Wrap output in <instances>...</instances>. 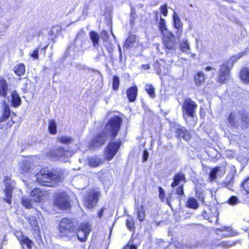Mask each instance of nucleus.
<instances>
[{"instance_id": "obj_1", "label": "nucleus", "mask_w": 249, "mask_h": 249, "mask_svg": "<svg viewBox=\"0 0 249 249\" xmlns=\"http://www.w3.org/2000/svg\"><path fill=\"white\" fill-rule=\"evenodd\" d=\"M91 226L88 223H77L71 221V219H62L59 224L60 235L68 239L76 234L78 240L81 242L87 240L91 231Z\"/></svg>"}, {"instance_id": "obj_2", "label": "nucleus", "mask_w": 249, "mask_h": 249, "mask_svg": "<svg viewBox=\"0 0 249 249\" xmlns=\"http://www.w3.org/2000/svg\"><path fill=\"white\" fill-rule=\"evenodd\" d=\"M122 124V120L119 116L111 119L107 124L102 133L97 135L90 142L91 147L95 148L103 145L109 137L115 138L118 134Z\"/></svg>"}, {"instance_id": "obj_3", "label": "nucleus", "mask_w": 249, "mask_h": 249, "mask_svg": "<svg viewBox=\"0 0 249 249\" xmlns=\"http://www.w3.org/2000/svg\"><path fill=\"white\" fill-rule=\"evenodd\" d=\"M30 173L31 180L33 182H37L43 186L54 187L62 178L58 174L53 173L44 170H40L37 173Z\"/></svg>"}, {"instance_id": "obj_4", "label": "nucleus", "mask_w": 249, "mask_h": 249, "mask_svg": "<svg viewBox=\"0 0 249 249\" xmlns=\"http://www.w3.org/2000/svg\"><path fill=\"white\" fill-rule=\"evenodd\" d=\"M245 53H240L231 56L226 63L221 65L218 72V81L223 84L229 77L230 69L233 67L234 63L242 57Z\"/></svg>"}, {"instance_id": "obj_5", "label": "nucleus", "mask_w": 249, "mask_h": 249, "mask_svg": "<svg viewBox=\"0 0 249 249\" xmlns=\"http://www.w3.org/2000/svg\"><path fill=\"white\" fill-rule=\"evenodd\" d=\"M54 204L61 210L68 209L70 207L69 196L65 192H57L54 196Z\"/></svg>"}, {"instance_id": "obj_6", "label": "nucleus", "mask_w": 249, "mask_h": 249, "mask_svg": "<svg viewBox=\"0 0 249 249\" xmlns=\"http://www.w3.org/2000/svg\"><path fill=\"white\" fill-rule=\"evenodd\" d=\"M197 107V104L190 99L187 98L185 100L182 108L183 118L186 121L188 117H194Z\"/></svg>"}, {"instance_id": "obj_7", "label": "nucleus", "mask_w": 249, "mask_h": 249, "mask_svg": "<svg viewBox=\"0 0 249 249\" xmlns=\"http://www.w3.org/2000/svg\"><path fill=\"white\" fill-rule=\"evenodd\" d=\"M121 144L120 142H109L106 148L105 159L108 160H112L119 149Z\"/></svg>"}, {"instance_id": "obj_8", "label": "nucleus", "mask_w": 249, "mask_h": 249, "mask_svg": "<svg viewBox=\"0 0 249 249\" xmlns=\"http://www.w3.org/2000/svg\"><path fill=\"white\" fill-rule=\"evenodd\" d=\"M5 188L4 190L5 196L3 199L8 204H11L12 202V192L14 188L15 183L8 178H5L4 179Z\"/></svg>"}, {"instance_id": "obj_9", "label": "nucleus", "mask_w": 249, "mask_h": 249, "mask_svg": "<svg viewBox=\"0 0 249 249\" xmlns=\"http://www.w3.org/2000/svg\"><path fill=\"white\" fill-rule=\"evenodd\" d=\"M51 154L60 160L66 161L72 155L73 152L71 151L65 150L64 147H59L55 151L52 152Z\"/></svg>"}, {"instance_id": "obj_10", "label": "nucleus", "mask_w": 249, "mask_h": 249, "mask_svg": "<svg viewBox=\"0 0 249 249\" xmlns=\"http://www.w3.org/2000/svg\"><path fill=\"white\" fill-rule=\"evenodd\" d=\"M99 194L97 192L91 191L85 198L84 205L88 209L94 207L97 202Z\"/></svg>"}, {"instance_id": "obj_11", "label": "nucleus", "mask_w": 249, "mask_h": 249, "mask_svg": "<svg viewBox=\"0 0 249 249\" xmlns=\"http://www.w3.org/2000/svg\"><path fill=\"white\" fill-rule=\"evenodd\" d=\"M84 34V31L80 30L75 39V45L82 51H85L89 48L88 41L82 38Z\"/></svg>"}, {"instance_id": "obj_12", "label": "nucleus", "mask_w": 249, "mask_h": 249, "mask_svg": "<svg viewBox=\"0 0 249 249\" xmlns=\"http://www.w3.org/2000/svg\"><path fill=\"white\" fill-rule=\"evenodd\" d=\"M31 196L34 198V201L40 202L45 199L48 195L47 192L43 191L40 188L34 189L31 192Z\"/></svg>"}, {"instance_id": "obj_13", "label": "nucleus", "mask_w": 249, "mask_h": 249, "mask_svg": "<svg viewBox=\"0 0 249 249\" xmlns=\"http://www.w3.org/2000/svg\"><path fill=\"white\" fill-rule=\"evenodd\" d=\"M224 171L223 170L221 169L220 167H216L212 169L209 174V179L211 181L214 180L217 176H219L220 177L223 175Z\"/></svg>"}, {"instance_id": "obj_14", "label": "nucleus", "mask_w": 249, "mask_h": 249, "mask_svg": "<svg viewBox=\"0 0 249 249\" xmlns=\"http://www.w3.org/2000/svg\"><path fill=\"white\" fill-rule=\"evenodd\" d=\"M89 37L92 42L93 47L98 49L99 47L100 37L98 33L92 31L89 33Z\"/></svg>"}, {"instance_id": "obj_15", "label": "nucleus", "mask_w": 249, "mask_h": 249, "mask_svg": "<svg viewBox=\"0 0 249 249\" xmlns=\"http://www.w3.org/2000/svg\"><path fill=\"white\" fill-rule=\"evenodd\" d=\"M240 77L242 82L249 84V67H244L240 72Z\"/></svg>"}, {"instance_id": "obj_16", "label": "nucleus", "mask_w": 249, "mask_h": 249, "mask_svg": "<svg viewBox=\"0 0 249 249\" xmlns=\"http://www.w3.org/2000/svg\"><path fill=\"white\" fill-rule=\"evenodd\" d=\"M240 118V114L239 113H231L228 118L229 123L232 126H237L239 125V120Z\"/></svg>"}, {"instance_id": "obj_17", "label": "nucleus", "mask_w": 249, "mask_h": 249, "mask_svg": "<svg viewBox=\"0 0 249 249\" xmlns=\"http://www.w3.org/2000/svg\"><path fill=\"white\" fill-rule=\"evenodd\" d=\"M138 93V89L136 86L130 87L127 90V96L130 102L135 100Z\"/></svg>"}, {"instance_id": "obj_18", "label": "nucleus", "mask_w": 249, "mask_h": 249, "mask_svg": "<svg viewBox=\"0 0 249 249\" xmlns=\"http://www.w3.org/2000/svg\"><path fill=\"white\" fill-rule=\"evenodd\" d=\"M173 182L171 184V186L174 188L178 185L180 181H186V178L184 174L182 173H178L175 175L173 178Z\"/></svg>"}, {"instance_id": "obj_19", "label": "nucleus", "mask_w": 249, "mask_h": 249, "mask_svg": "<svg viewBox=\"0 0 249 249\" xmlns=\"http://www.w3.org/2000/svg\"><path fill=\"white\" fill-rule=\"evenodd\" d=\"M31 168V162L29 160H24L20 165V173L24 174L30 171Z\"/></svg>"}, {"instance_id": "obj_20", "label": "nucleus", "mask_w": 249, "mask_h": 249, "mask_svg": "<svg viewBox=\"0 0 249 249\" xmlns=\"http://www.w3.org/2000/svg\"><path fill=\"white\" fill-rule=\"evenodd\" d=\"M186 206L188 208L196 210L199 207V203L196 198L189 197L186 202Z\"/></svg>"}, {"instance_id": "obj_21", "label": "nucleus", "mask_w": 249, "mask_h": 249, "mask_svg": "<svg viewBox=\"0 0 249 249\" xmlns=\"http://www.w3.org/2000/svg\"><path fill=\"white\" fill-rule=\"evenodd\" d=\"M8 91V85L7 82L3 78H0V95L6 97Z\"/></svg>"}, {"instance_id": "obj_22", "label": "nucleus", "mask_w": 249, "mask_h": 249, "mask_svg": "<svg viewBox=\"0 0 249 249\" xmlns=\"http://www.w3.org/2000/svg\"><path fill=\"white\" fill-rule=\"evenodd\" d=\"M194 80L196 84L200 86L202 85L205 81V76L203 72L201 71L197 72L194 76Z\"/></svg>"}, {"instance_id": "obj_23", "label": "nucleus", "mask_w": 249, "mask_h": 249, "mask_svg": "<svg viewBox=\"0 0 249 249\" xmlns=\"http://www.w3.org/2000/svg\"><path fill=\"white\" fill-rule=\"evenodd\" d=\"M11 102L14 107H18L20 105L21 99L16 91L11 93Z\"/></svg>"}, {"instance_id": "obj_24", "label": "nucleus", "mask_w": 249, "mask_h": 249, "mask_svg": "<svg viewBox=\"0 0 249 249\" xmlns=\"http://www.w3.org/2000/svg\"><path fill=\"white\" fill-rule=\"evenodd\" d=\"M29 222L31 226L33 231L36 233L38 236H40V229L38 224V222L36 219H28Z\"/></svg>"}, {"instance_id": "obj_25", "label": "nucleus", "mask_w": 249, "mask_h": 249, "mask_svg": "<svg viewBox=\"0 0 249 249\" xmlns=\"http://www.w3.org/2000/svg\"><path fill=\"white\" fill-rule=\"evenodd\" d=\"M177 132L180 137L183 138L186 141L189 140L191 138L190 133L184 128H179Z\"/></svg>"}, {"instance_id": "obj_26", "label": "nucleus", "mask_w": 249, "mask_h": 249, "mask_svg": "<svg viewBox=\"0 0 249 249\" xmlns=\"http://www.w3.org/2000/svg\"><path fill=\"white\" fill-rule=\"evenodd\" d=\"M163 44L167 50L173 53L175 52L176 47L174 40H164Z\"/></svg>"}, {"instance_id": "obj_27", "label": "nucleus", "mask_w": 249, "mask_h": 249, "mask_svg": "<svg viewBox=\"0 0 249 249\" xmlns=\"http://www.w3.org/2000/svg\"><path fill=\"white\" fill-rule=\"evenodd\" d=\"M89 163L90 166L95 167L101 164V160L96 156H92L89 159Z\"/></svg>"}, {"instance_id": "obj_28", "label": "nucleus", "mask_w": 249, "mask_h": 249, "mask_svg": "<svg viewBox=\"0 0 249 249\" xmlns=\"http://www.w3.org/2000/svg\"><path fill=\"white\" fill-rule=\"evenodd\" d=\"M94 5L93 1H89L88 3L85 5L82 12V18L85 19L88 16L89 11L91 10L92 6Z\"/></svg>"}, {"instance_id": "obj_29", "label": "nucleus", "mask_w": 249, "mask_h": 249, "mask_svg": "<svg viewBox=\"0 0 249 249\" xmlns=\"http://www.w3.org/2000/svg\"><path fill=\"white\" fill-rule=\"evenodd\" d=\"M136 40V36L135 35L130 34L129 35L128 38L126 39L124 46L128 49L133 46L134 43Z\"/></svg>"}, {"instance_id": "obj_30", "label": "nucleus", "mask_w": 249, "mask_h": 249, "mask_svg": "<svg viewBox=\"0 0 249 249\" xmlns=\"http://www.w3.org/2000/svg\"><path fill=\"white\" fill-rule=\"evenodd\" d=\"M225 231V232L223 233L222 235L224 236H231L235 235L234 232L232 230V229L230 227H223L220 229L217 228V231Z\"/></svg>"}, {"instance_id": "obj_31", "label": "nucleus", "mask_w": 249, "mask_h": 249, "mask_svg": "<svg viewBox=\"0 0 249 249\" xmlns=\"http://www.w3.org/2000/svg\"><path fill=\"white\" fill-rule=\"evenodd\" d=\"M20 243L23 249H24L25 246H26L27 248L28 249H32V248L33 243L32 241L27 237H22Z\"/></svg>"}, {"instance_id": "obj_32", "label": "nucleus", "mask_w": 249, "mask_h": 249, "mask_svg": "<svg viewBox=\"0 0 249 249\" xmlns=\"http://www.w3.org/2000/svg\"><path fill=\"white\" fill-rule=\"evenodd\" d=\"M14 71L18 76L23 75L25 71V66L22 64H19L14 68Z\"/></svg>"}, {"instance_id": "obj_33", "label": "nucleus", "mask_w": 249, "mask_h": 249, "mask_svg": "<svg viewBox=\"0 0 249 249\" xmlns=\"http://www.w3.org/2000/svg\"><path fill=\"white\" fill-rule=\"evenodd\" d=\"M196 196L199 201L202 203H205L204 200L205 198V196L204 193V191L202 189L199 188L196 189Z\"/></svg>"}, {"instance_id": "obj_34", "label": "nucleus", "mask_w": 249, "mask_h": 249, "mask_svg": "<svg viewBox=\"0 0 249 249\" xmlns=\"http://www.w3.org/2000/svg\"><path fill=\"white\" fill-rule=\"evenodd\" d=\"M22 205L26 208H31L32 207L33 201L27 196H23L22 198Z\"/></svg>"}, {"instance_id": "obj_35", "label": "nucleus", "mask_w": 249, "mask_h": 249, "mask_svg": "<svg viewBox=\"0 0 249 249\" xmlns=\"http://www.w3.org/2000/svg\"><path fill=\"white\" fill-rule=\"evenodd\" d=\"M158 27L161 34H164L166 32V25L165 20L160 16V21L158 23Z\"/></svg>"}, {"instance_id": "obj_36", "label": "nucleus", "mask_w": 249, "mask_h": 249, "mask_svg": "<svg viewBox=\"0 0 249 249\" xmlns=\"http://www.w3.org/2000/svg\"><path fill=\"white\" fill-rule=\"evenodd\" d=\"M180 48L182 52L186 53L190 52V47L187 40H182V42L180 43Z\"/></svg>"}, {"instance_id": "obj_37", "label": "nucleus", "mask_w": 249, "mask_h": 249, "mask_svg": "<svg viewBox=\"0 0 249 249\" xmlns=\"http://www.w3.org/2000/svg\"><path fill=\"white\" fill-rule=\"evenodd\" d=\"M174 26L176 29L182 28V23L178 15L174 13L173 16Z\"/></svg>"}, {"instance_id": "obj_38", "label": "nucleus", "mask_w": 249, "mask_h": 249, "mask_svg": "<svg viewBox=\"0 0 249 249\" xmlns=\"http://www.w3.org/2000/svg\"><path fill=\"white\" fill-rule=\"evenodd\" d=\"M145 89L150 96L154 98L155 96V89L153 86L151 84H146L145 86Z\"/></svg>"}, {"instance_id": "obj_39", "label": "nucleus", "mask_w": 249, "mask_h": 249, "mask_svg": "<svg viewBox=\"0 0 249 249\" xmlns=\"http://www.w3.org/2000/svg\"><path fill=\"white\" fill-rule=\"evenodd\" d=\"M49 130L50 133L55 134L56 133V124L55 122L51 120L49 122Z\"/></svg>"}, {"instance_id": "obj_40", "label": "nucleus", "mask_w": 249, "mask_h": 249, "mask_svg": "<svg viewBox=\"0 0 249 249\" xmlns=\"http://www.w3.org/2000/svg\"><path fill=\"white\" fill-rule=\"evenodd\" d=\"M227 203L231 206L236 205L240 203V200L235 196H231L227 200Z\"/></svg>"}, {"instance_id": "obj_41", "label": "nucleus", "mask_w": 249, "mask_h": 249, "mask_svg": "<svg viewBox=\"0 0 249 249\" xmlns=\"http://www.w3.org/2000/svg\"><path fill=\"white\" fill-rule=\"evenodd\" d=\"M120 85V80L118 76H114L113 77L112 88L116 90L119 89Z\"/></svg>"}, {"instance_id": "obj_42", "label": "nucleus", "mask_w": 249, "mask_h": 249, "mask_svg": "<svg viewBox=\"0 0 249 249\" xmlns=\"http://www.w3.org/2000/svg\"><path fill=\"white\" fill-rule=\"evenodd\" d=\"M59 141L63 143L69 144L73 142V139L68 136H62L59 138Z\"/></svg>"}, {"instance_id": "obj_43", "label": "nucleus", "mask_w": 249, "mask_h": 249, "mask_svg": "<svg viewBox=\"0 0 249 249\" xmlns=\"http://www.w3.org/2000/svg\"><path fill=\"white\" fill-rule=\"evenodd\" d=\"M138 218H144L145 216V210L143 206L141 205L137 209Z\"/></svg>"}, {"instance_id": "obj_44", "label": "nucleus", "mask_w": 249, "mask_h": 249, "mask_svg": "<svg viewBox=\"0 0 249 249\" xmlns=\"http://www.w3.org/2000/svg\"><path fill=\"white\" fill-rule=\"evenodd\" d=\"M242 125L243 127H247L249 126V118L247 115L245 114L242 116L241 119Z\"/></svg>"}, {"instance_id": "obj_45", "label": "nucleus", "mask_w": 249, "mask_h": 249, "mask_svg": "<svg viewBox=\"0 0 249 249\" xmlns=\"http://www.w3.org/2000/svg\"><path fill=\"white\" fill-rule=\"evenodd\" d=\"M126 226L130 231L133 230L134 229V219H127L126 222Z\"/></svg>"}, {"instance_id": "obj_46", "label": "nucleus", "mask_w": 249, "mask_h": 249, "mask_svg": "<svg viewBox=\"0 0 249 249\" xmlns=\"http://www.w3.org/2000/svg\"><path fill=\"white\" fill-rule=\"evenodd\" d=\"M162 35L165 37L164 40H174V36L173 34L169 32L166 29V32L164 33V34H162Z\"/></svg>"}, {"instance_id": "obj_47", "label": "nucleus", "mask_w": 249, "mask_h": 249, "mask_svg": "<svg viewBox=\"0 0 249 249\" xmlns=\"http://www.w3.org/2000/svg\"><path fill=\"white\" fill-rule=\"evenodd\" d=\"M101 37L104 41H107L109 38V35L106 31H102L101 33Z\"/></svg>"}, {"instance_id": "obj_48", "label": "nucleus", "mask_w": 249, "mask_h": 249, "mask_svg": "<svg viewBox=\"0 0 249 249\" xmlns=\"http://www.w3.org/2000/svg\"><path fill=\"white\" fill-rule=\"evenodd\" d=\"M243 187L247 193H249V178L243 183Z\"/></svg>"}, {"instance_id": "obj_49", "label": "nucleus", "mask_w": 249, "mask_h": 249, "mask_svg": "<svg viewBox=\"0 0 249 249\" xmlns=\"http://www.w3.org/2000/svg\"><path fill=\"white\" fill-rule=\"evenodd\" d=\"M10 114V110L9 107L7 106L4 107L3 117L6 119L8 118Z\"/></svg>"}, {"instance_id": "obj_50", "label": "nucleus", "mask_w": 249, "mask_h": 249, "mask_svg": "<svg viewBox=\"0 0 249 249\" xmlns=\"http://www.w3.org/2000/svg\"><path fill=\"white\" fill-rule=\"evenodd\" d=\"M159 197L162 201H164L165 197V192L161 187H159Z\"/></svg>"}, {"instance_id": "obj_51", "label": "nucleus", "mask_w": 249, "mask_h": 249, "mask_svg": "<svg viewBox=\"0 0 249 249\" xmlns=\"http://www.w3.org/2000/svg\"><path fill=\"white\" fill-rule=\"evenodd\" d=\"M160 12L164 16H167L168 11L166 5H163L160 7Z\"/></svg>"}, {"instance_id": "obj_52", "label": "nucleus", "mask_w": 249, "mask_h": 249, "mask_svg": "<svg viewBox=\"0 0 249 249\" xmlns=\"http://www.w3.org/2000/svg\"><path fill=\"white\" fill-rule=\"evenodd\" d=\"M123 249H137V248L129 242Z\"/></svg>"}, {"instance_id": "obj_53", "label": "nucleus", "mask_w": 249, "mask_h": 249, "mask_svg": "<svg viewBox=\"0 0 249 249\" xmlns=\"http://www.w3.org/2000/svg\"><path fill=\"white\" fill-rule=\"evenodd\" d=\"M177 193L178 195L180 196L184 194L182 185H180L178 187V188L177 189Z\"/></svg>"}, {"instance_id": "obj_54", "label": "nucleus", "mask_w": 249, "mask_h": 249, "mask_svg": "<svg viewBox=\"0 0 249 249\" xmlns=\"http://www.w3.org/2000/svg\"><path fill=\"white\" fill-rule=\"evenodd\" d=\"M15 235L18 238L19 241L20 242V240H21L22 237H25L26 236H24L22 235V233L20 231H16L15 232Z\"/></svg>"}, {"instance_id": "obj_55", "label": "nucleus", "mask_w": 249, "mask_h": 249, "mask_svg": "<svg viewBox=\"0 0 249 249\" xmlns=\"http://www.w3.org/2000/svg\"><path fill=\"white\" fill-rule=\"evenodd\" d=\"M31 55L32 57L37 59L38 57V49H36L34 50L32 53H31Z\"/></svg>"}, {"instance_id": "obj_56", "label": "nucleus", "mask_w": 249, "mask_h": 249, "mask_svg": "<svg viewBox=\"0 0 249 249\" xmlns=\"http://www.w3.org/2000/svg\"><path fill=\"white\" fill-rule=\"evenodd\" d=\"M206 71H212V75H213L215 72V70L212 67H207L205 68Z\"/></svg>"}, {"instance_id": "obj_57", "label": "nucleus", "mask_w": 249, "mask_h": 249, "mask_svg": "<svg viewBox=\"0 0 249 249\" xmlns=\"http://www.w3.org/2000/svg\"><path fill=\"white\" fill-rule=\"evenodd\" d=\"M148 158V152L146 150H144L143 153V160L144 161H146Z\"/></svg>"}, {"instance_id": "obj_58", "label": "nucleus", "mask_w": 249, "mask_h": 249, "mask_svg": "<svg viewBox=\"0 0 249 249\" xmlns=\"http://www.w3.org/2000/svg\"><path fill=\"white\" fill-rule=\"evenodd\" d=\"M232 179L231 178L230 180L229 181V182H223V186L225 187H227L230 189H231V181Z\"/></svg>"}, {"instance_id": "obj_59", "label": "nucleus", "mask_w": 249, "mask_h": 249, "mask_svg": "<svg viewBox=\"0 0 249 249\" xmlns=\"http://www.w3.org/2000/svg\"><path fill=\"white\" fill-rule=\"evenodd\" d=\"M177 29V32L176 33L177 36L178 37H179L182 34V28Z\"/></svg>"}, {"instance_id": "obj_60", "label": "nucleus", "mask_w": 249, "mask_h": 249, "mask_svg": "<svg viewBox=\"0 0 249 249\" xmlns=\"http://www.w3.org/2000/svg\"><path fill=\"white\" fill-rule=\"evenodd\" d=\"M107 209L106 208H103L98 213V216L101 217L103 216V212L106 211Z\"/></svg>"}, {"instance_id": "obj_61", "label": "nucleus", "mask_w": 249, "mask_h": 249, "mask_svg": "<svg viewBox=\"0 0 249 249\" xmlns=\"http://www.w3.org/2000/svg\"><path fill=\"white\" fill-rule=\"evenodd\" d=\"M142 67L145 69H148L150 68V66L149 65H143Z\"/></svg>"}, {"instance_id": "obj_62", "label": "nucleus", "mask_w": 249, "mask_h": 249, "mask_svg": "<svg viewBox=\"0 0 249 249\" xmlns=\"http://www.w3.org/2000/svg\"><path fill=\"white\" fill-rule=\"evenodd\" d=\"M155 18H156V20L157 21L158 20V18H159V14L158 12H155Z\"/></svg>"}, {"instance_id": "obj_63", "label": "nucleus", "mask_w": 249, "mask_h": 249, "mask_svg": "<svg viewBox=\"0 0 249 249\" xmlns=\"http://www.w3.org/2000/svg\"><path fill=\"white\" fill-rule=\"evenodd\" d=\"M118 49H119V53H122L121 47H120V46L119 45H118Z\"/></svg>"}, {"instance_id": "obj_64", "label": "nucleus", "mask_w": 249, "mask_h": 249, "mask_svg": "<svg viewBox=\"0 0 249 249\" xmlns=\"http://www.w3.org/2000/svg\"><path fill=\"white\" fill-rule=\"evenodd\" d=\"M223 0V1H227L228 2H229V3H231V2H233V0Z\"/></svg>"}]
</instances>
